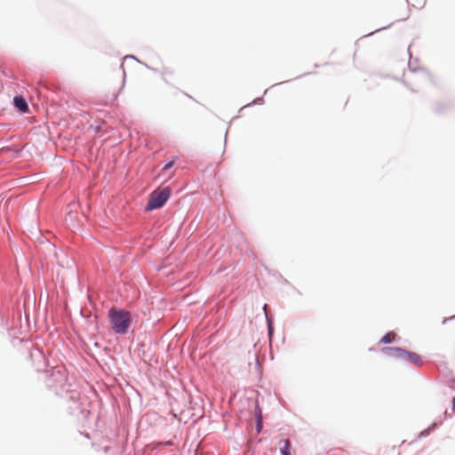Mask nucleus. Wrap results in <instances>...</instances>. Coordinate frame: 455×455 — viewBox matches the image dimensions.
I'll use <instances>...</instances> for the list:
<instances>
[{
    "label": "nucleus",
    "instance_id": "9d476101",
    "mask_svg": "<svg viewBox=\"0 0 455 455\" xmlns=\"http://www.w3.org/2000/svg\"><path fill=\"white\" fill-rule=\"evenodd\" d=\"M452 403H453V405L455 406V397L453 398Z\"/></svg>",
    "mask_w": 455,
    "mask_h": 455
},
{
    "label": "nucleus",
    "instance_id": "f03ea898",
    "mask_svg": "<svg viewBox=\"0 0 455 455\" xmlns=\"http://www.w3.org/2000/svg\"><path fill=\"white\" fill-rule=\"evenodd\" d=\"M171 196V189L169 188H164L162 189H156L153 191L146 206L147 211H152L157 208L162 207L166 201L169 199Z\"/></svg>",
    "mask_w": 455,
    "mask_h": 455
},
{
    "label": "nucleus",
    "instance_id": "1a4fd4ad",
    "mask_svg": "<svg viewBox=\"0 0 455 455\" xmlns=\"http://www.w3.org/2000/svg\"><path fill=\"white\" fill-rule=\"evenodd\" d=\"M260 429V420H259V423H258V431H259Z\"/></svg>",
    "mask_w": 455,
    "mask_h": 455
},
{
    "label": "nucleus",
    "instance_id": "0eeeda50",
    "mask_svg": "<svg viewBox=\"0 0 455 455\" xmlns=\"http://www.w3.org/2000/svg\"><path fill=\"white\" fill-rule=\"evenodd\" d=\"M395 336L396 335L395 332L390 331V332L387 333L384 337H382V339H380V342L384 343V344L391 343L393 340H395Z\"/></svg>",
    "mask_w": 455,
    "mask_h": 455
},
{
    "label": "nucleus",
    "instance_id": "20e7f679",
    "mask_svg": "<svg viewBox=\"0 0 455 455\" xmlns=\"http://www.w3.org/2000/svg\"><path fill=\"white\" fill-rule=\"evenodd\" d=\"M14 106L22 113H26L28 110V106L25 99L21 96H15L13 99Z\"/></svg>",
    "mask_w": 455,
    "mask_h": 455
},
{
    "label": "nucleus",
    "instance_id": "39448f33",
    "mask_svg": "<svg viewBox=\"0 0 455 455\" xmlns=\"http://www.w3.org/2000/svg\"><path fill=\"white\" fill-rule=\"evenodd\" d=\"M404 361H409L416 365H419L421 363V357L417 353L407 352Z\"/></svg>",
    "mask_w": 455,
    "mask_h": 455
},
{
    "label": "nucleus",
    "instance_id": "423d86ee",
    "mask_svg": "<svg viewBox=\"0 0 455 455\" xmlns=\"http://www.w3.org/2000/svg\"><path fill=\"white\" fill-rule=\"evenodd\" d=\"M283 443V446H280V451L282 455H291V443L289 439H285L282 442Z\"/></svg>",
    "mask_w": 455,
    "mask_h": 455
},
{
    "label": "nucleus",
    "instance_id": "f257e3e1",
    "mask_svg": "<svg viewBox=\"0 0 455 455\" xmlns=\"http://www.w3.org/2000/svg\"><path fill=\"white\" fill-rule=\"evenodd\" d=\"M109 322L112 330L117 334H125L132 322V315L129 311L112 307L108 311Z\"/></svg>",
    "mask_w": 455,
    "mask_h": 455
},
{
    "label": "nucleus",
    "instance_id": "7ed1b4c3",
    "mask_svg": "<svg viewBox=\"0 0 455 455\" xmlns=\"http://www.w3.org/2000/svg\"><path fill=\"white\" fill-rule=\"evenodd\" d=\"M382 351L386 354H388L391 356L399 357L403 360H404V358L407 355V352H408L400 347H386V348H383Z\"/></svg>",
    "mask_w": 455,
    "mask_h": 455
},
{
    "label": "nucleus",
    "instance_id": "6e6552de",
    "mask_svg": "<svg viewBox=\"0 0 455 455\" xmlns=\"http://www.w3.org/2000/svg\"><path fill=\"white\" fill-rule=\"evenodd\" d=\"M174 164V162L173 161H171L169 163H167L164 166V170H168L170 168H172Z\"/></svg>",
    "mask_w": 455,
    "mask_h": 455
}]
</instances>
